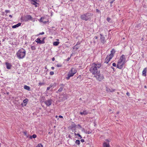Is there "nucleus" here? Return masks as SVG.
Listing matches in <instances>:
<instances>
[{
  "label": "nucleus",
  "instance_id": "9",
  "mask_svg": "<svg viewBox=\"0 0 147 147\" xmlns=\"http://www.w3.org/2000/svg\"><path fill=\"white\" fill-rule=\"evenodd\" d=\"M35 41L36 42H37V43L40 44H44L45 43V41L41 40L40 38H37Z\"/></svg>",
  "mask_w": 147,
  "mask_h": 147
},
{
  "label": "nucleus",
  "instance_id": "42",
  "mask_svg": "<svg viewBox=\"0 0 147 147\" xmlns=\"http://www.w3.org/2000/svg\"><path fill=\"white\" fill-rule=\"evenodd\" d=\"M5 12L6 13H8L10 12V10H5Z\"/></svg>",
  "mask_w": 147,
  "mask_h": 147
},
{
  "label": "nucleus",
  "instance_id": "46",
  "mask_svg": "<svg viewBox=\"0 0 147 147\" xmlns=\"http://www.w3.org/2000/svg\"><path fill=\"white\" fill-rule=\"evenodd\" d=\"M98 36H95L94 37V39H96V40H97L98 38Z\"/></svg>",
  "mask_w": 147,
  "mask_h": 147
},
{
  "label": "nucleus",
  "instance_id": "40",
  "mask_svg": "<svg viewBox=\"0 0 147 147\" xmlns=\"http://www.w3.org/2000/svg\"><path fill=\"white\" fill-rule=\"evenodd\" d=\"M77 136H78L79 137L80 139L82 138V136L79 134H77Z\"/></svg>",
  "mask_w": 147,
  "mask_h": 147
},
{
  "label": "nucleus",
  "instance_id": "52",
  "mask_svg": "<svg viewBox=\"0 0 147 147\" xmlns=\"http://www.w3.org/2000/svg\"><path fill=\"white\" fill-rule=\"evenodd\" d=\"M80 44V43H79V42H77V43L75 46H76L77 45H79Z\"/></svg>",
  "mask_w": 147,
  "mask_h": 147
},
{
  "label": "nucleus",
  "instance_id": "6",
  "mask_svg": "<svg viewBox=\"0 0 147 147\" xmlns=\"http://www.w3.org/2000/svg\"><path fill=\"white\" fill-rule=\"evenodd\" d=\"M111 54L109 55H107L105 60V63H107L114 56L113 53H115V51L113 49L111 51Z\"/></svg>",
  "mask_w": 147,
  "mask_h": 147
},
{
  "label": "nucleus",
  "instance_id": "61",
  "mask_svg": "<svg viewBox=\"0 0 147 147\" xmlns=\"http://www.w3.org/2000/svg\"><path fill=\"white\" fill-rule=\"evenodd\" d=\"M57 117H58V116H57V115H56V116H55V117H56V118H57Z\"/></svg>",
  "mask_w": 147,
  "mask_h": 147
},
{
  "label": "nucleus",
  "instance_id": "56",
  "mask_svg": "<svg viewBox=\"0 0 147 147\" xmlns=\"http://www.w3.org/2000/svg\"><path fill=\"white\" fill-rule=\"evenodd\" d=\"M9 17H10V18H12V16H11V15H9Z\"/></svg>",
  "mask_w": 147,
  "mask_h": 147
},
{
  "label": "nucleus",
  "instance_id": "7",
  "mask_svg": "<svg viewBox=\"0 0 147 147\" xmlns=\"http://www.w3.org/2000/svg\"><path fill=\"white\" fill-rule=\"evenodd\" d=\"M32 17L30 15H26L22 17L21 18L22 20L25 22L28 21L29 20H32Z\"/></svg>",
  "mask_w": 147,
  "mask_h": 147
},
{
  "label": "nucleus",
  "instance_id": "17",
  "mask_svg": "<svg viewBox=\"0 0 147 147\" xmlns=\"http://www.w3.org/2000/svg\"><path fill=\"white\" fill-rule=\"evenodd\" d=\"M21 23H18L17 24L12 26V28H16L18 27L19 26H21Z\"/></svg>",
  "mask_w": 147,
  "mask_h": 147
},
{
  "label": "nucleus",
  "instance_id": "3",
  "mask_svg": "<svg viewBox=\"0 0 147 147\" xmlns=\"http://www.w3.org/2000/svg\"><path fill=\"white\" fill-rule=\"evenodd\" d=\"M93 15L92 13H87L82 14L80 16V18L82 20L87 21L91 20L92 17Z\"/></svg>",
  "mask_w": 147,
  "mask_h": 147
},
{
  "label": "nucleus",
  "instance_id": "47",
  "mask_svg": "<svg viewBox=\"0 0 147 147\" xmlns=\"http://www.w3.org/2000/svg\"><path fill=\"white\" fill-rule=\"evenodd\" d=\"M53 86V84H51L50 86L49 87H50L51 88H52Z\"/></svg>",
  "mask_w": 147,
  "mask_h": 147
},
{
  "label": "nucleus",
  "instance_id": "31",
  "mask_svg": "<svg viewBox=\"0 0 147 147\" xmlns=\"http://www.w3.org/2000/svg\"><path fill=\"white\" fill-rule=\"evenodd\" d=\"M36 147H43V145L41 144H38Z\"/></svg>",
  "mask_w": 147,
  "mask_h": 147
},
{
  "label": "nucleus",
  "instance_id": "21",
  "mask_svg": "<svg viewBox=\"0 0 147 147\" xmlns=\"http://www.w3.org/2000/svg\"><path fill=\"white\" fill-rule=\"evenodd\" d=\"M80 132L79 130H78L77 129H75V131L74 132V134L75 136H76L77 134H78Z\"/></svg>",
  "mask_w": 147,
  "mask_h": 147
},
{
  "label": "nucleus",
  "instance_id": "10",
  "mask_svg": "<svg viewBox=\"0 0 147 147\" xmlns=\"http://www.w3.org/2000/svg\"><path fill=\"white\" fill-rule=\"evenodd\" d=\"M44 102L47 106H49L51 105L52 104V101L51 100H49L45 101Z\"/></svg>",
  "mask_w": 147,
  "mask_h": 147
},
{
  "label": "nucleus",
  "instance_id": "13",
  "mask_svg": "<svg viewBox=\"0 0 147 147\" xmlns=\"http://www.w3.org/2000/svg\"><path fill=\"white\" fill-rule=\"evenodd\" d=\"M5 64L6 65V68L8 69H10L12 65L10 63L8 62H6Z\"/></svg>",
  "mask_w": 147,
  "mask_h": 147
},
{
  "label": "nucleus",
  "instance_id": "36",
  "mask_svg": "<svg viewBox=\"0 0 147 147\" xmlns=\"http://www.w3.org/2000/svg\"><path fill=\"white\" fill-rule=\"evenodd\" d=\"M49 74H50V75H52L54 74V73L53 71H51L50 72Z\"/></svg>",
  "mask_w": 147,
  "mask_h": 147
},
{
  "label": "nucleus",
  "instance_id": "58",
  "mask_svg": "<svg viewBox=\"0 0 147 147\" xmlns=\"http://www.w3.org/2000/svg\"><path fill=\"white\" fill-rule=\"evenodd\" d=\"M69 59H70V58H67V61H69Z\"/></svg>",
  "mask_w": 147,
  "mask_h": 147
},
{
  "label": "nucleus",
  "instance_id": "11",
  "mask_svg": "<svg viewBox=\"0 0 147 147\" xmlns=\"http://www.w3.org/2000/svg\"><path fill=\"white\" fill-rule=\"evenodd\" d=\"M100 36H101L100 39L101 42L102 43H104L106 42L105 37L101 34H100Z\"/></svg>",
  "mask_w": 147,
  "mask_h": 147
},
{
  "label": "nucleus",
  "instance_id": "23",
  "mask_svg": "<svg viewBox=\"0 0 147 147\" xmlns=\"http://www.w3.org/2000/svg\"><path fill=\"white\" fill-rule=\"evenodd\" d=\"M73 76L72 75H71L69 73H68L67 75V77H66V78L67 80H69V79L70 77H71Z\"/></svg>",
  "mask_w": 147,
  "mask_h": 147
},
{
  "label": "nucleus",
  "instance_id": "4",
  "mask_svg": "<svg viewBox=\"0 0 147 147\" xmlns=\"http://www.w3.org/2000/svg\"><path fill=\"white\" fill-rule=\"evenodd\" d=\"M26 54V51L23 48L20 49L16 53V55L19 59H22L24 57Z\"/></svg>",
  "mask_w": 147,
  "mask_h": 147
},
{
  "label": "nucleus",
  "instance_id": "18",
  "mask_svg": "<svg viewBox=\"0 0 147 147\" xmlns=\"http://www.w3.org/2000/svg\"><path fill=\"white\" fill-rule=\"evenodd\" d=\"M103 147H110V146L109 143H107L106 142H105L103 143Z\"/></svg>",
  "mask_w": 147,
  "mask_h": 147
},
{
  "label": "nucleus",
  "instance_id": "35",
  "mask_svg": "<svg viewBox=\"0 0 147 147\" xmlns=\"http://www.w3.org/2000/svg\"><path fill=\"white\" fill-rule=\"evenodd\" d=\"M85 133L86 134H91L92 133V131H86L85 132Z\"/></svg>",
  "mask_w": 147,
  "mask_h": 147
},
{
  "label": "nucleus",
  "instance_id": "55",
  "mask_svg": "<svg viewBox=\"0 0 147 147\" xmlns=\"http://www.w3.org/2000/svg\"><path fill=\"white\" fill-rule=\"evenodd\" d=\"M45 37H44V38H42V40H44H44L45 39Z\"/></svg>",
  "mask_w": 147,
  "mask_h": 147
},
{
  "label": "nucleus",
  "instance_id": "60",
  "mask_svg": "<svg viewBox=\"0 0 147 147\" xmlns=\"http://www.w3.org/2000/svg\"><path fill=\"white\" fill-rule=\"evenodd\" d=\"M111 68H112L113 69H114V68L113 67H111Z\"/></svg>",
  "mask_w": 147,
  "mask_h": 147
},
{
  "label": "nucleus",
  "instance_id": "53",
  "mask_svg": "<svg viewBox=\"0 0 147 147\" xmlns=\"http://www.w3.org/2000/svg\"><path fill=\"white\" fill-rule=\"evenodd\" d=\"M115 0H113V1H111V2H110V3H111V4H112L113 2H114V1Z\"/></svg>",
  "mask_w": 147,
  "mask_h": 147
},
{
  "label": "nucleus",
  "instance_id": "39",
  "mask_svg": "<svg viewBox=\"0 0 147 147\" xmlns=\"http://www.w3.org/2000/svg\"><path fill=\"white\" fill-rule=\"evenodd\" d=\"M76 46H74L73 47V49H76V50H77L79 49V47H76Z\"/></svg>",
  "mask_w": 147,
  "mask_h": 147
},
{
  "label": "nucleus",
  "instance_id": "50",
  "mask_svg": "<svg viewBox=\"0 0 147 147\" xmlns=\"http://www.w3.org/2000/svg\"><path fill=\"white\" fill-rule=\"evenodd\" d=\"M106 140L108 142H109L110 141V140L109 139H107Z\"/></svg>",
  "mask_w": 147,
  "mask_h": 147
},
{
  "label": "nucleus",
  "instance_id": "45",
  "mask_svg": "<svg viewBox=\"0 0 147 147\" xmlns=\"http://www.w3.org/2000/svg\"><path fill=\"white\" fill-rule=\"evenodd\" d=\"M60 118H63V116L61 115H59L58 116Z\"/></svg>",
  "mask_w": 147,
  "mask_h": 147
},
{
  "label": "nucleus",
  "instance_id": "19",
  "mask_svg": "<svg viewBox=\"0 0 147 147\" xmlns=\"http://www.w3.org/2000/svg\"><path fill=\"white\" fill-rule=\"evenodd\" d=\"M80 114L81 115H86L88 114V112H87L85 110L83 112H80Z\"/></svg>",
  "mask_w": 147,
  "mask_h": 147
},
{
  "label": "nucleus",
  "instance_id": "20",
  "mask_svg": "<svg viewBox=\"0 0 147 147\" xmlns=\"http://www.w3.org/2000/svg\"><path fill=\"white\" fill-rule=\"evenodd\" d=\"M70 127L71 129H73L76 127V125L75 123H73L70 126Z\"/></svg>",
  "mask_w": 147,
  "mask_h": 147
},
{
  "label": "nucleus",
  "instance_id": "59",
  "mask_svg": "<svg viewBox=\"0 0 147 147\" xmlns=\"http://www.w3.org/2000/svg\"><path fill=\"white\" fill-rule=\"evenodd\" d=\"M144 40V38H142L141 39V40Z\"/></svg>",
  "mask_w": 147,
  "mask_h": 147
},
{
  "label": "nucleus",
  "instance_id": "49",
  "mask_svg": "<svg viewBox=\"0 0 147 147\" xmlns=\"http://www.w3.org/2000/svg\"><path fill=\"white\" fill-rule=\"evenodd\" d=\"M51 88L49 86L47 88V90H49Z\"/></svg>",
  "mask_w": 147,
  "mask_h": 147
},
{
  "label": "nucleus",
  "instance_id": "5",
  "mask_svg": "<svg viewBox=\"0 0 147 147\" xmlns=\"http://www.w3.org/2000/svg\"><path fill=\"white\" fill-rule=\"evenodd\" d=\"M97 80L99 81H101L104 79L103 74L100 72V71L98 72L94 75Z\"/></svg>",
  "mask_w": 147,
  "mask_h": 147
},
{
  "label": "nucleus",
  "instance_id": "54",
  "mask_svg": "<svg viewBox=\"0 0 147 147\" xmlns=\"http://www.w3.org/2000/svg\"><path fill=\"white\" fill-rule=\"evenodd\" d=\"M51 68L53 70L54 69V67H51Z\"/></svg>",
  "mask_w": 147,
  "mask_h": 147
},
{
  "label": "nucleus",
  "instance_id": "30",
  "mask_svg": "<svg viewBox=\"0 0 147 147\" xmlns=\"http://www.w3.org/2000/svg\"><path fill=\"white\" fill-rule=\"evenodd\" d=\"M45 84L43 82H39L38 84V86H42V85H44Z\"/></svg>",
  "mask_w": 147,
  "mask_h": 147
},
{
  "label": "nucleus",
  "instance_id": "16",
  "mask_svg": "<svg viewBox=\"0 0 147 147\" xmlns=\"http://www.w3.org/2000/svg\"><path fill=\"white\" fill-rule=\"evenodd\" d=\"M147 71V69L146 68H144L142 72V75L146 77V73Z\"/></svg>",
  "mask_w": 147,
  "mask_h": 147
},
{
  "label": "nucleus",
  "instance_id": "64",
  "mask_svg": "<svg viewBox=\"0 0 147 147\" xmlns=\"http://www.w3.org/2000/svg\"><path fill=\"white\" fill-rule=\"evenodd\" d=\"M45 68L46 69H47V67H46Z\"/></svg>",
  "mask_w": 147,
  "mask_h": 147
},
{
  "label": "nucleus",
  "instance_id": "63",
  "mask_svg": "<svg viewBox=\"0 0 147 147\" xmlns=\"http://www.w3.org/2000/svg\"><path fill=\"white\" fill-rule=\"evenodd\" d=\"M119 113V112H117V114H118Z\"/></svg>",
  "mask_w": 147,
  "mask_h": 147
},
{
  "label": "nucleus",
  "instance_id": "27",
  "mask_svg": "<svg viewBox=\"0 0 147 147\" xmlns=\"http://www.w3.org/2000/svg\"><path fill=\"white\" fill-rule=\"evenodd\" d=\"M36 137V134H33L32 136H30V138L31 139H32V138H34Z\"/></svg>",
  "mask_w": 147,
  "mask_h": 147
},
{
  "label": "nucleus",
  "instance_id": "8",
  "mask_svg": "<svg viewBox=\"0 0 147 147\" xmlns=\"http://www.w3.org/2000/svg\"><path fill=\"white\" fill-rule=\"evenodd\" d=\"M76 69L74 68H72L71 69L69 73L73 76L74 74L77 72Z\"/></svg>",
  "mask_w": 147,
  "mask_h": 147
},
{
  "label": "nucleus",
  "instance_id": "1",
  "mask_svg": "<svg viewBox=\"0 0 147 147\" xmlns=\"http://www.w3.org/2000/svg\"><path fill=\"white\" fill-rule=\"evenodd\" d=\"M101 66V64L100 63H93L91 65L89 71L92 75H94L98 72V69Z\"/></svg>",
  "mask_w": 147,
  "mask_h": 147
},
{
  "label": "nucleus",
  "instance_id": "33",
  "mask_svg": "<svg viewBox=\"0 0 147 147\" xmlns=\"http://www.w3.org/2000/svg\"><path fill=\"white\" fill-rule=\"evenodd\" d=\"M31 49L32 50H34L36 49V48L34 46H31Z\"/></svg>",
  "mask_w": 147,
  "mask_h": 147
},
{
  "label": "nucleus",
  "instance_id": "62",
  "mask_svg": "<svg viewBox=\"0 0 147 147\" xmlns=\"http://www.w3.org/2000/svg\"><path fill=\"white\" fill-rule=\"evenodd\" d=\"M144 87L145 88H146V86H144Z\"/></svg>",
  "mask_w": 147,
  "mask_h": 147
},
{
  "label": "nucleus",
  "instance_id": "24",
  "mask_svg": "<svg viewBox=\"0 0 147 147\" xmlns=\"http://www.w3.org/2000/svg\"><path fill=\"white\" fill-rule=\"evenodd\" d=\"M38 2H33V3H32L35 6V7H38V5H38L39 4L37 3Z\"/></svg>",
  "mask_w": 147,
  "mask_h": 147
},
{
  "label": "nucleus",
  "instance_id": "32",
  "mask_svg": "<svg viewBox=\"0 0 147 147\" xmlns=\"http://www.w3.org/2000/svg\"><path fill=\"white\" fill-rule=\"evenodd\" d=\"M76 127H77L79 129H80L82 127L80 125L78 124L76 125Z\"/></svg>",
  "mask_w": 147,
  "mask_h": 147
},
{
  "label": "nucleus",
  "instance_id": "57",
  "mask_svg": "<svg viewBox=\"0 0 147 147\" xmlns=\"http://www.w3.org/2000/svg\"><path fill=\"white\" fill-rule=\"evenodd\" d=\"M96 11L97 12H98L100 11H99L98 9H96Z\"/></svg>",
  "mask_w": 147,
  "mask_h": 147
},
{
  "label": "nucleus",
  "instance_id": "41",
  "mask_svg": "<svg viewBox=\"0 0 147 147\" xmlns=\"http://www.w3.org/2000/svg\"><path fill=\"white\" fill-rule=\"evenodd\" d=\"M60 86L61 87V88H63L64 86V85L63 84H60Z\"/></svg>",
  "mask_w": 147,
  "mask_h": 147
},
{
  "label": "nucleus",
  "instance_id": "28",
  "mask_svg": "<svg viewBox=\"0 0 147 147\" xmlns=\"http://www.w3.org/2000/svg\"><path fill=\"white\" fill-rule=\"evenodd\" d=\"M107 20L108 22H111V18H109V17H108L107 18Z\"/></svg>",
  "mask_w": 147,
  "mask_h": 147
},
{
  "label": "nucleus",
  "instance_id": "26",
  "mask_svg": "<svg viewBox=\"0 0 147 147\" xmlns=\"http://www.w3.org/2000/svg\"><path fill=\"white\" fill-rule=\"evenodd\" d=\"M75 143H76V144L79 145L80 143V141L78 140H76L75 142Z\"/></svg>",
  "mask_w": 147,
  "mask_h": 147
},
{
  "label": "nucleus",
  "instance_id": "51",
  "mask_svg": "<svg viewBox=\"0 0 147 147\" xmlns=\"http://www.w3.org/2000/svg\"><path fill=\"white\" fill-rule=\"evenodd\" d=\"M52 61H54L55 60V58L54 57L52 58Z\"/></svg>",
  "mask_w": 147,
  "mask_h": 147
},
{
  "label": "nucleus",
  "instance_id": "34",
  "mask_svg": "<svg viewBox=\"0 0 147 147\" xmlns=\"http://www.w3.org/2000/svg\"><path fill=\"white\" fill-rule=\"evenodd\" d=\"M56 66L57 67H61L62 66V65L61 64H57Z\"/></svg>",
  "mask_w": 147,
  "mask_h": 147
},
{
  "label": "nucleus",
  "instance_id": "37",
  "mask_svg": "<svg viewBox=\"0 0 147 147\" xmlns=\"http://www.w3.org/2000/svg\"><path fill=\"white\" fill-rule=\"evenodd\" d=\"M45 33L44 32H42L41 33H40L39 34H38V36H39L40 35H43Z\"/></svg>",
  "mask_w": 147,
  "mask_h": 147
},
{
  "label": "nucleus",
  "instance_id": "12",
  "mask_svg": "<svg viewBox=\"0 0 147 147\" xmlns=\"http://www.w3.org/2000/svg\"><path fill=\"white\" fill-rule=\"evenodd\" d=\"M28 101V100L27 98H26L23 100V102L22 103V106H26Z\"/></svg>",
  "mask_w": 147,
  "mask_h": 147
},
{
  "label": "nucleus",
  "instance_id": "22",
  "mask_svg": "<svg viewBox=\"0 0 147 147\" xmlns=\"http://www.w3.org/2000/svg\"><path fill=\"white\" fill-rule=\"evenodd\" d=\"M24 88L26 90L28 91H30V87L27 85H25L24 86Z\"/></svg>",
  "mask_w": 147,
  "mask_h": 147
},
{
  "label": "nucleus",
  "instance_id": "44",
  "mask_svg": "<svg viewBox=\"0 0 147 147\" xmlns=\"http://www.w3.org/2000/svg\"><path fill=\"white\" fill-rule=\"evenodd\" d=\"M80 141L82 142H84V140L83 139H82Z\"/></svg>",
  "mask_w": 147,
  "mask_h": 147
},
{
  "label": "nucleus",
  "instance_id": "48",
  "mask_svg": "<svg viewBox=\"0 0 147 147\" xmlns=\"http://www.w3.org/2000/svg\"><path fill=\"white\" fill-rule=\"evenodd\" d=\"M126 94L128 96H129V95H130L129 93V92H127Z\"/></svg>",
  "mask_w": 147,
  "mask_h": 147
},
{
  "label": "nucleus",
  "instance_id": "29",
  "mask_svg": "<svg viewBox=\"0 0 147 147\" xmlns=\"http://www.w3.org/2000/svg\"><path fill=\"white\" fill-rule=\"evenodd\" d=\"M63 88L61 87L58 90V92H61L63 90Z\"/></svg>",
  "mask_w": 147,
  "mask_h": 147
},
{
  "label": "nucleus",
  "instance_id": "25",
  "mask_svg": "<svg viewBox=\"0 0 147 147\" xmlns=\"http://www.w3.org/2000/svg\"><path fill=\"white\" fill-rule=\"evenodd\" d=\"M59 42H53V45L54 46H57L59 44Z\"/></svg>",
  "mask_w": 147,
  "mask_h": 147
},
{
  "label": "nucleus",
  "instance_id": "15",
  "mask_svg": "<svg viewBox=\"0 0 147 147\" xmlns=\"http://www.w3.org/2000/svg\"><path fill=\"white\" fill-rule=\"evenodd\" d=\"M45 19V18L44 17H41L40 19V21L43 22L44 24H46L47 22H49V20H48L47 21H44L43 20Z\"/></svg>",
  "mask_w": 147,
  "mask_h": 147
},
{
  "label": "nucleus",
  "instance_id": "38",
  "mask_svg": "<svg viewBox=\"0 0 147 147\" xmlns=\"http://www.w3.org/2000/svg\"><path fill=\"white\" fill-rule=\"evenodd\" d=\"M32 1L34 2H39V1L38 0H31Z\"/></svg>",
  "mask_w": 147,
  "mask_h": 147
},
{
  "label": "nucleus",
  "instance_id": "14",
  "mask_svg": "<svg viewBox=\"0 0 147 147\" xmlns=\"http://www.w3.org/2000/svg\"><path fill=\"white\" fill-rule=\"evenodd\" d=\"M115 90V89H110V88L108 87H106V90L108 92H113Z\"/></svg>",
  "mask_w": 147,
  "mask_h": 147
},
{
  "label": "nucleus",
  "instance_id": "43",
  "mask_svg": "<svg viewBox=\"0 0 147 147\" xmlns=\"http://www.w3.org/2000/svg\"><path fill=\"white\" fill-rule=\"evenodd\" d=\"M112 65H113V66H114V67H116V65L115 63H113L112 64Z\"/></svg>",
  "mask_w": 147,
  "mask_h": 147
},
{
  "label": "nucleus",
  "instance_id": "2",
  "mask_svg": "<svg viewBox=\"0 0 147 147\" xmlns=\"http://www.w3.org/2000/svg\"><path fill=\"white\" fill-rule=\"evenodd\" d=\"M125 62V56L124 55H123L120 56V59L118 61L117 67L119 69H121L123 68Z\"/></svg>",
  "mask_w": 147,
  "mask_h": 147
}]
</instances>
